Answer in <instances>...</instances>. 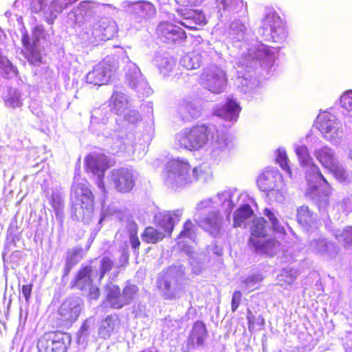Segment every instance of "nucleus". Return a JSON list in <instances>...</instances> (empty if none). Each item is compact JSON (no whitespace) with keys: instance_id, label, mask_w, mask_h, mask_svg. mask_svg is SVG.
Masks as SVG:
<instances>
[{"instance_id":"bb28decb","label":"nucleus","mask_w":352,"mask_h":352,"mask_svg":"<svg viewBox=\"0 0 352 352\" xmlns=\"http://www.w3.org/2000/svg\"><path fill=\"white\" fill-rule=\"evenodd\" d=\"M177 12L184 19L192 21L196 26H204L207 23L206 16L201 11L182 8L177 9Z\"/></svg>"},{"instance_id":"de8ad7c7","label":"nucleus","mask_w":352,"mask_h":352,"mask_svg":"<svg viewBox=\"0 0 352 352\" xmlns=\"http://www.w3.org/2000/svg\"><path fill=\"white\" fill-rule=\"evenodd\" d=\"M328 170L338 180L344 181L346 179L345 170L339 165L338 162H336L333 164V167L329 168Z\"/></svg>"},{"instance_id":"4be33fe9","label":"nucleus","mask_w":352,"mask_h":352,"mask_svg":"<svg viewBox=\"0 0 352 352\" xmlns=\"http://www.w3.org/2000/svg\"><path fill=\"white\" fill-rule=\"evenodd\" d=\"M177 218V214L168 212L156 217L155 224L157 229L161 230V232L164 233L165 237H170L174 230Z\"/></svg>"},{"instance_id":"393cba45","label":"nucleus","mask_w":352,"mask_h":352,"mask_svg":"<svg viewBox=\"0 0 352 352\" xmlns=\"http://www.w3.org/2000/svg\"><path fill=\"white\" fill-rule=\"evenodd\" d=\"M280 245V243L275 238H270L261 239L257 243L252 246V248L257 252L273 256L278 251Z\"/></svg>"},{"instance_id":"79ce46f5","label":"nucleus","mask_w":352,"mask_h":352,"mask_svg":"<svg viewBox=\"0 0 352 352\" xmlns=\"http://www.w3.org/2000/svg\"><path fill=\"white\" fill-rule=\"evenodd\" d=\"M114 267L113 261L109 256H104L100 263V276L99 279L102 280L104 275L109 272Z\"/></svg>"},{"instance_id":"c03bdc74","label":"nucleus","mask_w":352,"mask_h":352,"mask_svg":"<svg viewBox=\"0 0 352 352\" xmlns=\"http://www.w3.org/2000/svg\"><path fill=\"white\" fill-rule=\"evenodd\" d=\"M194 233L195 225L190 219H187L184 222L182 230L177 236V238H190Z\"/></svg>"},{"instance_id":"4d7b16f0","label":"nucleus","mask_w":352,"mask_h":352,"mask_svg":"<svg viewBox=\"0 0 352 352\" xmlns=\"http://www.w3.org/2000/svg\"><path fill=\"white\" fill-rule=\"evenodd\" d=\"M7 102L9 103V104L11 105L12 107H15V106L21 105V102H20L19 97H16L15 98H9L7 100Z\"/></svg>"},{"instance_id":"1a4fd4ad","label":"nucleus","mask_w":352,"mask_h":352,"mask_svg":"<svg viewBox=\"0 0 352 352\" xmlns=\"http://www.w3.org/2000/svg\"><path fill=\"white\" fill-rule=\"evenodd\" d=\"M339 125L336 116L328 111L320 113L316 121V128L328 140H331L337 137Z\"/></svg>"},{"instance_id":"aec40b11","label":"nucleus","mask_w":352,"mask_h":352,"mask_svg":"<svg viewBox=\"0 0 352 352\" xmlns=\"http://www.w3.org/2000/svg\"><path fill=\"white\" fill-rule=\"evenodd\" d=\"M221 218L219 212L212 211L201 220L199 226L213 237L221 234Z\"/></svg>"},{"instance_id":"473e14b6","label":"nucleus","mask_w":352,"mask_h":352,"mask_svg":"<svg viewBox=\"0 0 352 352\" xmlns=\"http://www.w3.org/2000/svg\"><path fill=\"white\" fill-rule=\"evenodd\" d=\"M118 316L116 317V320L112 315L107 316L101 322V325L98 329V334L100 338L103 339H108L113 333L116 321H118Z\"/></svg>"},{"instance_id":"09e8293b","label":"nucleus","mask_w":352,"mask_h":352,"mask_svg":"<svg viewBox=\"0 0 352 352\" xmlns=\"http://www.w3.org/2000/svg\"><path fill=\"white\" fill-rule=\"evenodd\" d=\"M0 70L8 73L14 72L16 68L13 66L10 60L0 52Z\"/></svg>"},{"instance_id":"6ab92c4d","label":"nucleus","mask_w":352,"mask_h":352,"mask_svg":"<svg viewBox=\"0 0 352 352\" xmlns=\"http://www.w3.org/2000/svg\"><path fill=\"white\" fill-rule=\"evenodd\" d=\"M96 4L91 1H81L73 11L74 23L81 25L90 21L96 14Z\"/></svg>"},{"instance_id":"bf43d9fd","label":"nucleus","mask_w":352,"mask_h":352,"mask_svg":"<svg viewBox=\"0 0 352 352\" xmlns=\"http://www.w3.org/2000/svg\"><path fill=\"white\" fill-rule=\"evenodd\" d=\"M264 277L262 275L259 276H253L251 277V280L252 281H261L263 280Z\"/></svg>"},{"instance_id":"20e7f679","label":"nucleus","mask_w":352,"mask_h":352,"mask_svg":"<svg viewBox=\"0 0 352 352\" xmlns=\"http://www.w3.org/2000/svg\"><path fill=\"white\" fill-rule=\"evenodd\" d=\"M178 272L176 267L171 266L164 270L157 278V287L166 300L175 299L180 289Z\"/></svg>"},{"instance_id":"7ed1b4c3","label":"nucleus","mask_w":352,"mask_h":352,"mask_svg":"<svg viewBox=\"0 0 352 352\" xmlns=\"http://www.w3.org/2000/svg\"><path fill=\"white\" fill-rule=\"evenodd\" d=\"M70 342L69 333L60 331L45 332L38 340V352H66Z\"/></svg>"},{"instance_id":"6e6552de","label":"nucleus","mask_w":352,"mask_h":352,"mask_svg":"<svg viewBox=\"0 0 352 352\" xmlns=\"http://www.w3.org/2000/svg\"><path fill=\"white\" fill-rule=\"evenodd\" d=\"M113 74L111 66L108 63L101 62L95 65L85 77V82L94 86L107 85L111 82Z\"/></svg>"},{"instance_id":"6e6d98bb","label":"nucleus","mask_w":352,"mask_h":352,"mask_svg":"<svg viewBox=\"0 0 352 352\" xmlns=\"http://www.w3.org/2000/svg\"><path fill=\"white\" fill-rule=\"evenodd\" d=\"M188 23H186V22H184V21H179V24H180L181 25H182L183 27L188 29V30H198V28L193 23H192V21H188Z\"/></svg>"},{"instance_id":"49530a36","label":"nucleus","mask_w":352,"mask_h":352,"mask_svg":"<svg viewBox=\"0 0 352 352\" xmlns=\"http://www.w3.org/2000/svg\"><path fill=\"white\" fill-rule=\"evenodd\" d=\"M342 107L349 112H352V90H348L340 98Z\"/></svg>"},{"instance_id":"9d476101","label":"nucleus","mask_w":352,"mask_h":352,"mask_svg":"<svg viewBox=\"0 0 352 352\" xmlns=\"http://www.w3.org/2000/svg\"><path fill=\"white\" fill-rule=\"evenodd\" d=\"M111 177L115 188L120 192H129L135 186L134 176L128 168L114 169L111 173Z\"/></svg>"},{"instance_id":"8fccbe9b","label":"nucleus","mask_w":352,"mask_h":352,"mask_svg":"<svg viewBox=\"0 0 352 352\" xmlns=\"http://www.w3.org/2000/svg\"><path fill=\"white\" fill-rule=\"evenodd\" d=\"M178 5L177 9H182V8H190L200 5L204 0H175Z\"/></svg>"},{"instance_id":"5fc2aeb1","label":"nucleus","mask_w":352,"mask_h":352,"mask_svg":"<svg viewBox=\"0 0 352 352\" xmlns=\"http://www.w3.org/2000/svg\"><path fill=\"white\" fill-rule=\"evenodd\" d=\"M33 285L32 283H29L27 285H23L21 287V292L25 297L26 302H29L30 299L32 295Z\"/></svg>"},{"instance_id":"72a5a7b5","label":"nucleus","mask_w":352,"mask_h":352,"mask_svg":"<svg viewBox=\"0 0 352 352\" xmlns=\"http://www.w3.org/2000/svg\"><path fill=\"white\" fill-rule=\"evenodd\" d=\"M247 319L250 332H256L263 329L265 322L262 316L255 315L250 310H248Z\"/></svg>"},{"instance_id":"9b49d317","label":"nucleus","mask_w":352,"mask_h":352,"mask_svg":"<svg viewBox=\"0 0 352 352\" xmlns=\"http://www.w3.org/2000/svg\"><path fill=\"white\" fill-rule=\"evenodd\" d=\"M118 32L116 23L111 19L104 18L92 30L94 42L100 43L112 39Z\"/></svg>"},{"instance_id":"ddd939ff","label":"nucleus","mask_w":352,"mask_h":352,"mask_svg":"<svg viewBox=\"0 0 352 352\" xmlns=\"http://www.w3.org/2000/svg\"><path fill=\"white\" fill-rule=\"evenodd\" d=\"M208 335L206 324L201 320L194 322L186 342V351H190L197 347L202 346Z\"/></svg>"},{"instance_id":"c9c22d12","label":"nucleus","mask_w":352,"mask_h":352,"mask_svg":"<svg viewBox=\"0 0 352 352\" xmlns=\"http://www.w3.org/2000/svg\"><path fill=\"white\" fill-rule=\"evenodd\" d=\"M296 279V276L292 270H283L277 276L276 285L283 287H286L292 285Z\"/></svg>"},{"instance_id":"680f3d73","label":"nucleus","mask_w":352,"mask_h":352,"mask_svg":"<svg viewBox=\"0 0 352 352\" xmlns=\"http://www.w3.org/2000/svg\"><path fill=\"white\" fill-rule=\"evenodd\" d=\"M69 2L71 3H74L76 2V1H78V0H69Z\"/></svg>"},{"instance_id":"f257e3e1","label":"nucleus","mask_w":352,"mask_h":352,"mask_svg":"<svg viewBox=\"0 0 352 352\" xmlns=\"http://www.w3.org/2000/svg\"><path fill=\"white\" fill-rule=\"evenodd\" d=\"M70 201L72 212L76 217H85L94 212L95 198L88 182L72 184Z\"/></svg>"},{"instance_id":"3c124183","label":"nucleus","mask_w":352,"mask_h":352,"mask_svg":"<svg viewBox=\"0 0 352 352\" xmlns=\"http://www.w3.org/2000/svg\"><path fill=\"white\" fill-rule=\"evenodd\" d=\"M242 299V293L239 290H235L233 292L231 300V310L235 312L239 308Z\"/></svg>"},{"instance_id":"4c0bfd02","label":"nucleus","mask_w":352,"mask_h":352,"mask_svg":"<svg viewBox=\"0 0 352 352\" xmlns=\"http://www.w3.org/2000/svg\"><path fill=\"white\" fill-rule=\"evenodd\" d=\"M201 61V56L199 54L192 53L184 57L183 65L187 69H195L199 67Z\"/></svg>"},{"instance_id":"ea45409f","label":"nucleus","mask_w":352,"mask_h":352,"mask_svg":"<svg viewBox=\"0 0 352 352\" xmlns=\"http://www.w3.org/2000/svg\"><path fill=\"white\" fill-rule=\"evenodd\" d=\"M138 292V288L134 285H129L124 287L121 293L124 305H129L134 298Z\"/></svg>"},{"instance_id":"f03ea898","label":"nucleus","mask_w":352,"mask_h":352,"mask_svg":"<svg viewBox=\"0 0 352 352\" xmlns=\"http://www.w3.org/2000/svg\"><path fill=\"white\" fill-rule=\"evenodd\" d=\"M212 136V132L208 126L197 124L182 131L176 139L181 148L195 151L205 146Z\"/></svg>"},{"instance_id":"f8f14e48","label":"nucleus","mask_w":352,"mask_h":352,"mask_svg":"<svg viewBox=\"0 0 352 352\" xmlns=\"http://www.w3.org/2000/svg\"><path fill=\"white\" fill-rule=\"evenodd\" d=\"M112 165L102 153H91L85 157V170L94 175H103Z\"/></svg>"},{"instance_id":"f704fd0d","label":"nucleus","mask_w":352,"mask_h":352,"mask_svg":"<svg viewBox=\"0 0 352 352\" xmlns=\"http://www.w3.org/2000/svg\"><path fill=\"white\" fill-rule=\"evenodd\" d=\"M296 219L302 226H307L311 224L313 221V217L308 206H302L298 208Z\"/></svg>"},{"instance_id":"423d86ee","label":"nucleus","mask_w":352,"mask_h":352,"mask_svg":"<svg viewBox=\"0 0 352 352\" xmlns=\"http://www.w3.org/2000/svg\"><path fill=\"white\" fill-rule=\"evenodd\" d=\"M201 80L206 87L214 94L221 93L227 84L225 72L217 67L204 70L201 74Z\"/></svg>"},{"instance_id":"c85d7f7f","label":"nucleus","mask_w":352,"mask_h":352,"mask_svg":"<svg viewBox=\"0 0 352 352\" xmlns=\"http://www.w3.org/2000/svg\"><path fill=\"white\" fill-rule=\"evenodd\" d=\"M128 100L124 95L120 92L115 91L109 99L111 111L116 114H121L127 109Z\"/></svg>"},{"instance_id":"f3484780","label":"nucleus","mask_w":352,"mask_h":352,"mask_svg":"<svg viewBox=\"0 0 352 352\" xmlns=\"http://www.w3.org/2000/svg\"><path fill=\"white\" fill-rule=\"evenodd\" d=\"M295 153L297 155L298 160L299 161L300 164L302 166H313L316 171V181H322L329 188H331L330 185L327 180L325 179L324 175L322 174L319 168L316 166L313 162V159L309 153L308 148L305 145H300L297 146L295 148ZM331 190L329 189L326 193L325 196L328 197L330 195Z\"/></svg>"},{"instance_id":"864d4df0","label":"nucleus","mask_w":352,"mask_h":352,"mask_svg":"<svg viewBox=\"0 0 352 352\" xmlns=\"http://www.w3.org/2000/svg\"><path fill=\"white\" fill-rule=\"evenodd\" d=\"M87 289L89 291L88 296L90 300L98 299L100 295V291L97 286L94 285V284H92L88 287Z\"/></svg>"},{"instance_id":"a18cd8bd","label":"nucleus","mask_w":352,"mask_h":352,"mask_svg":"<svg viewBox=\"0 0 352 352\" xmlns=\"http://www.w3.org/2000/svg\"><path fill=\"white\" fill-rule=\"evenodd\" d=\"M340 236L342 237L344 248L349 249L352 245V226L344 228Z\"/></svg>"},{"instance_id":"4468645a","label":"nucleus","mask_w":352,"mask_h":352,"mask_svg":"<svg viewBox=\"0 0 352 352\" xmlns=\"http://www.w3.org/2000/svg\"><path fill=\"white\" fill-rule=\"evenodd\" d=\"M278 176V173L273 170H266L262 173L257 179V186L260 190L265 192L267 196L271 193L275 197L281 196L280 190L277 188Z\"/></svg>"},{"instance_id":"2eb2a0df","label":"nucleus","mask_w":352,"mask_h":352,"mask_svg":"<svg viewBox=\"0 0 352 352\" xmlns=\"http://www.w3.org/2000/svg\"><path fill=\"white\" fill-rule=\"evenodd\" d=\"M262 29L265 32H270L273 42H279L285 36V31L283 22L278 16L267 15L263 21Z\"/></svg>"},{"instance_id":"412c9836","label":"nucleus","mask_w":352,"mask_h":352,"mask_svg":"<svg viewBox=\"0 0 352 352\" xmlns=\"http://www.w3.org/2000/svg\"><path fill=\"white\" fill-rule=\"evenodd\" d=\"M266 226L267 221L263 217L255 218L252 220L250 236L248 239V245L250 247L267 237Z\"/></svg>"},{"instance_id":"e433bc0d","label":"nucleus","mask_w":352,"mask_h":352,"mask_svg":"<svg viewBox=\"0 0 352 352\" xmlns=\"http://www.w3.org/2000/svg\"><path fill=\"white\" fill-rule=\"evenodd\" d=\"M130 225L131 228L129 231V241L134 253L138 254L139 249L141 245V242L138 235V226L134 221L131 222Z\"/></svg>"},{"instance_id":"b1692460","label":"nucleus","mask_w":352,"mask_h":352,"mask_svg":"<svg viewBox=\"0 0 352 352\" xmlns=\"http://www.w3.org/2000/svg\"><path fill=\"white\" fill-rule=\"evenodd\" d=\"M131 12L138 19H146L154 16L156 10L152 3L144 1L133 3L131 8Z\"/></svg>"},{"instance_id":"39448f33","label":"nucleus","mask_w":352,"mask_h":352,"mask_svg":"<svg viewBox=\"0 0 352 352\" xmlns=\"http://www.w3.org/2000/svg\"><path fill=\"white\" fill-rule=\"evenodd\" d=\"M81 307L75 300L67 299L63 302L57 310L54 322L56 327L72 325L78 318Z\"/></svg>"},{"instance_id":"cd10ccee","label":"nucleus","mask_w":352,"mask_h":352,"mask_svg":"<svg viewBox=\"0 0 352 352\" xmlns=\"http://www.w3.org/2000/svg\"><path fill=\"white\" fill-rule=\"evenodd\" d=\"M83 250L81 248H74L67 251L65 265L64 267L63 276H67L72 268L78 263L80 259L83 258Z\"/></svg>"},{"instance_id":"a19ab883","label":"nucleus","mask_w":352,"mask_h":352,"mask_svg":"<svg viewBox=\"0 0 352 352\" xmlns=\"http://www.w3.org/2000/svg\"><path fill=\"white\" fill-rule=\"evenodd\" d=\"M276 162L289 175L290 177H292V171L289 164V161L288 156L285 151H278Z\"/></svg>"},{"instance_id":"dca6fc26","label":"nucleus","mask_w":352,"mask_h":352,"mask_svg":"<svg viewBox=\"0 0 352 352\" xmlns=\"http://www.w3.org/2000/svg\"><path fill=\"white\" fill-rule=\"evenodd\" d=\"M94 267L91 265H82L71 281L70 287L80 291H85L94 283L92 276Z\"/></svg>"},{"instance_id":"0eeeda50","label":"nucleus","mask_w":352,"mask_h":352,"mask_svg":"<svg viewBox=\"0 0 352 352\" xmlns=\"http://www.w3.org/2000/svg\"><path fill=\"white\" fill-rule=\"evenodd\" d=\"M158 39L168 44L184 41L187 38L186 32L179 26L168 21L160 22L156 28Z\"/></svg>"},{"instance_id":"c756f323","label":"nucleus","mask_w":352,"mask_h":352,"mask_svg":"<svg viewBox=\"0 0 352 352\" xmlns=\"http://www.w3.org/2000/svg\"><path fill=\"white\" fill-rule=\"evenodd\" d=\"M106 299L112 309H119L125 306L120 289L118 285H113L109 287Z\"/></svg>"},{"instance_id":"5701e85b","label":"nucleus","mask_w":352,"mask_h":352,"mask_svg":"<svg viewBox=\"0 0 352 352\" xmlns=\"http://www.w3.org/2000/svg\"><path fill=\"white\" fill-rule=\"evenodd\" d=\"M241 111L239 104L232 98H228L226 104L217 110V114L227 120L233 121L238 119Z\"/></svg>"},{"instance_id":"13d9d810","label":"nucleus","mask_w":352,"mask_h":352,"mask_svg":"<svg viewBox=\"0 0 352 352\" xmlns=\"http://www.w3.org/2000/svg\"><path fill=\"white\" fill-rule=\"evenodd\" d=\"M318 187L313 183L311 179H309V190L311 192H314L316 190H318Z\"/></svg>"},{"instance_id":"a878e982","label":"nucleus","mask_w":352,"mask_h":352,"mask_svg":"<svg viewBox=\"0 0 352 352\" xmlns=\"http://www.w3.org/2000/svg\"><path fill=\"white\" fill-rule=\"evenodd\" d=\"M314 155L321 165L327 169L333 167V164L338 162L332 149L326 146L315 150Z\"/></svg>"},{"instance_id":"052dcab7","label":"nucleus","mask_w":352,"mask_h":352,"mask_svg":"<svg viewBox=\"0 0 352 352\" xmlns=\"http://www.w3.org/2000/svg\"><path fill=\"white\" fill-rule=\"evenodd\" d=\"M324 246L325 249L324 250V252H329V246H334V244L331 242L324 241Z\"/></svg>"},{"instance_id":"58836bf2","label":"nucleus","mask_w":352,"mask_h":352,"mask_svg":"<svg viewBox=\"0 0 352 352\" xmlns=\"http://www.w3.org/2000/svg\"><path fill=\"white\" fill-rule=\"evenodd\" d=\"M264 214L270 220V221L272 224V230L274 232L283 233V234H286L284 227L280 225L275 213L272 210H270V208H265L264 209Z\"/></svg>"},{"instance_id":"603ef678","label":"nucleus","mask_w":352,"mask_h":352,"mask_svg":"<svg viewBox=\"0 0 352 352\" xmlns=\"http://www.w3.org/2000/svg\"><path fill=\"white\" fill-rule=\"evenodd\" d=\"M45 2L46 0H31L30 10L33 12L38 13L43 9Z\"/></svg>"},{"instance_id":"2f4dec72","label":"nucleus","mask_w":352,"mask_h":352,"mask_svg":"<svg viewBox=\"0 0 352 352\" xmlns=\"http://www.w3.org/2000/svg\"><path fill=\"white\" fill-rule=\"evenodd\" d=\"M254 214V211L248 204L241 206L234 214L233 226L241 227V225Z\"/></svg>"},{"instance_id":"7c9ffc66","label":"nucleus","mask_w":352,"mask_h":352,"mask_svg":"<svg viewBox=\"0 0 352 352\" xmlns=\"http://www.w3.org/2000/svg\"><path fill=\"white\" fill-rule=\"evenodd\" d=\"M141 237L143 241L148 244H156L166 238L164 233L161 232V230L153 226L146 227L141 234Z\"/></svg>"},{"instance_id":"a211bd4d","label":"nucleus","mask_w":352,"mask_h":352,"mask_svg":"<svg viewBox=\"0 0 352 352\" xmlns=\"http://www.w3.org/2000/svg\"><path fill=\"white\" fill-rule=\"evenodd\" d=\"M38 38H36L31 42L30 37L27 32L22 34L21 43L23 47L22 54L30 64H38L42 63V56L37 47Z\"/></svg>"},{"instance_id":"37998d69","label":"nucleus","mask_w":352,"mask_h":352,"mask_svg":"<svg viewBox=\"0 0 352 352\" xmlns=\"http://www.w3.org/2000/svg\"><path fill=\"white\" fill-rule=\"evenodd\" d=\"M243 4V0H216L217 8L219 11H226L235 8L239 4Z\"/></svg>"}]
</instances>
